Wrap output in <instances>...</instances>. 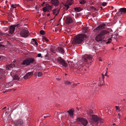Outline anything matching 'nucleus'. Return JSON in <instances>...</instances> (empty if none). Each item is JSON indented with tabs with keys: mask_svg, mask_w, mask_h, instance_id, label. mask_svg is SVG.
I'll return each instance as SVG.
<instances>
[{
	"mask_svg": "<svg viewBox=\"0 0 126 126\" xmlns=\"http://www.w3.org/2000/svg\"><path fill=\"white\" fill-rule=\"evenodd\" d=\"M45 31L43 30H41L40 31V34L41 35H44L45 34Z\"/></svg>",
	"mask_w": 126,
	"mask_h": 126,
	"instance_id": "nucleus-26",
	"label": "nucleus"
},
{
	"mask_svg": "<svg viewBox=\"0 0 126 126\" xmlns=\"http://www.w3.org/2000/svg\"><path fill=\"white\" fill-rule=\"evenodd\" d=\"M38 77L41 76L42 75V73L40 72H37L36 73Z\"/></svg>",
	"mask_w": 126,
	"mask_h": 126,
	"instance_id": "nucleus-23",
	"label": "nucleus"
},
{
	"mask_svg": "<svg viewBox=\"0 0 126 126\" xmlns=\"http://www.w3.org/2000/svg\"><path fill=\"white\" fill-rule=\"evenodd\" d=\"M7 85H8V87H10L13 85V84L11 82H9L8 83Z\"/></svg>",
	"mask_w": 126,
	"mask_h": 126,
	"instance_id": "nucleus-34",
	"label": "nucleus"
},
{
	"mask_svg": "<svg viewBox=\"0 0 126 126\" xmlns=\"http://www.w3.org/2000/svg\"><path fill=\"white\" fill-rule=\"evenodd\" d=\"M29 32L27 28H23L20 31V34L21 36L27 37L29 36Z\"/></svg>",
	"mask_w": 126,
	"mask_h": 126,
	"instance_id": "nucleus-5",
	"label": "nucleus"
},
{
	"mask_svg": "<svg viewBox=\"0 0 126 126\" xmlns=\"http://www.w3.org/2000/svg\"><path fill=\"white\" fill-rule=\"evenodd\" d=\"M49 9H47V12H49Z\"/></svg>",
	"mask_w": 126,
	"mask_h": 126,
	"instance_id": "nucleus-61",
	"label": "nucleus"
},
{
	"mask_svg": "<svg viewBox=\"0 0 126 126\" xmlns=\"http://www.w3.org/2000/svg\"><path fill=\"white\" fill-rule=\"evenodd\" d=\"M99 31H100V30L99 29V28L98 27L94 29V32H98Z\"/></svg>",
	"mask_w": 126,
	"mask_h": 126,
	"instance_id": "nucleus-28",
	"label": "nucleus"
},
{
	"mask_svg": "<svg viewBox=\"0 0 126 126\" xmlns=\"http://www.w3.org/2000/svg\"><path fill=\"white\" fill-rule=\"evenodd\" d=\"M99 61H100V62H101L102 61V60L101 59H99Z\"/></svg>",
	"mask_w": 126,
	"mask_h": 126,
	"instance_id": "nucleus-54",
	"label": "nucleus"
},
{
	"mask_svg": "<svg viewBox=\"0 0 126 126\" xmlns=\"http://www.w3.org/2000/svg\"><path fill=\"white\" fill-rule=\"evenodd\" d=\"M49 6L48 4H46V6L45 7H46L47 10L48 9Z\"/></svg>",
	"mask_w": 126,
	"mask_h": 126,
	"instance_id": "nucleus-32",
	"label": "nucleus"
},
{
	"mask_svg": "<svg viewBox=\"0 0 126 126\" xmlns=\"http://www.w3.org/2000/svg\"><path fill=\"white\" fill-rule=\"evenodd\" d=\"M33 72H29L27 73L23 77L24 79H26L28 78L31 77L33 75Z\"/></svg>",
	"mask_w": 126,
	"mask_h": 126,
	"instance_id": "nucleus-10",
	"label": "nucleus"
},
{
	"mask_svg": "<svg viewBox=\"0 0 126 126\" xmlns=\"http://www.w3.org/2000/svg\"><path fill=\"white\" fill-rule=\"evenodd\" d=\"M45 3V2H43L41 4L42 6H44V5Z\"/></svg>",
	"mask_w": 126,
	"mask_h": 126,
	"instance_id": "nucleus-47",
	"label": "nucleus"
},
{
	"mask_svg": "<svg viewBox=\"0 0 126 126\" xmlns=\"http://www.w3.org/2000/svg\"><path fill=\"white\" fill-rule=\"evenodd\" d=\"M86 35L83 34H80L75 37L72 42V44H79L81 43L86 38Z\"/></svg>",
	"mask_w": 126,
	"mask_h": 126,
	"instance_id": "nucleus-1",
	"label": "nucleus"
},
{
	"mask_svg": "<svg viewBox=\"0 0 126 126\" xmlns=\"http://www.w3.org/2000/svg\"><path fill=\"white\" fill-rule=\"evenodd\" d=\"M13 76V78L14 79L16 80H18L20 78L17 75H14Z\"/></svg>",
	"mask_w": 126,
	"mask_h": 126,
	"instance_id": "nucleus-22",
	"label": "nucleus"
},
{
	"mask_svg": "<svg viewBox=\"0 0 126 126\" xmlns=\"http://www.w3.org/2000/svg\"><path fill=\"white\" fill-rule=\"evenodd\" d=\"M32 40L33 41H34V42H35V41H36V40H35V39H34V38H33L32 39Z\"/></svg>",
	"mask_w": 126,
	"mask_h": 126,
	"instance_id": "nucleus-51",
	"label": "nucleus"
},
{
	"mask_svg": "<svg viewBox=\"0 0 126 126\" xmlns=\"http://www.w3.org/2000/svg\"><path fill=\"white\" fill-rule=\"evenodd\" d=\"M74 10L77 12H79L81 11L82 9L80 7H76L74 8Z\"/></svg>",
	"mask_w": 126,
	"mask_h": 126,
	"instance_id": "nucleus-21",
	"label": "nucleus"
},
{
	"mask_svg": "<svg viewBox=\"0 0 126 126\" xmlns=\"http://www.w3.org/2000/svg\"><path fill=\"white\" fill-rule=\"evenodd\" d=\"M56 79L58 80H61V79L60 78H56Z\"/></svg>",
	"mask_w": 126,
	"mask_h": 126,
	"instance_id": "nucleus-48",
	"label": "nucleus"
},
{
	"mask_svg": "<svg viewBox=\"0 0 126 126\" xmlns=\"http://www.w3.org/2000/svg\"><path fill=\"white\" fill-rule=\"evenodd\" d=\"M1 60V57L0 56V61Z\"/></svg>",
	"mask_w": 126,
	"mask_h": 126,
	"instance_id": "nucleus-64",
	"label": "nucleus"
},
{
	"mask_svg": "<svg viewBox=\"0 0 126 126\" xmlns=\"http://www.w3.org/2000/svg\"><path fill=\"white\" fill-rule=\"evenodd\" d=\"M119 13H120L121 14V13H123L124 14L126 13V8H121L119 9Z\"/></svg>",
	"mask_w": 126,
	"mask_h": 126,
	"instance_id": "nucleus-16",
	"label": "nucleus"
},
{
	"mask_svg": "<svg viewBox=\"0 0 126 126\" xmlns=\"http://www.w3.org/2000/svg\"><path fill=\"white\" fill-rule=\"evenodd\" d=\"M13 123L15 126H21L23 124V121L22 120L19 119L14 121Z\"/></svg>",
	"mask_w": 126,
	"mask_h": 126,
	"instance_id": "nucleus-9",
	"label": "nucleus"
},
{
	"mask_svg": "<svg viewBox=\"0 0 126 126\" xmlns=\"http://www.w3.org/2000/svg\"><path fill=\"white\" fill-rule=\"evenodd\" d=\"M34 43L37 46L38 45V43L36 41H35V42H34Z\"/></svg>",
	"mask_w": 126,
	"mask_h": 126,
	"instance_id": "nucleus-45",
	"label": "nucleus"
},
{
	"mask_svg": "<svg viewBox=\"0 0 126 126\" xmlns=\"http://www.w3.org/2000/svg\"><path fill=\"white\" fill-rule=\"evenodd\" d=\"M59 105L58 104H56V106H59Z\"/></svg>",
	"mask_w": 126,
	"mask_h": 126,
	"instance_id": "nucleus-59",
	"label": "nucleus"
},
{
	"mask_svg": "<svg viewBox=\"0 0 126 126\" xmlns=\"http://www.w3.org/2000/svg\"><path fill=\"white\" fill-rule=\"evenodd\" d=\"M99 31H100V30L99 29V28L98 27L94 29V32H98Z\"/></svg>",
	"mask_w": 126,
	"mask_h": 126,
	"instance_id": "nucleus-27",
	"label": "nucleus"
},
{
	"mask_svg": "<svg viewBox=\"0 0 126 126\" xmlns=\"http://www.w3.org/2000/svg\"><path fill=\"white\" fill-rule=\"evenodd\" d=\"M43 41H44L43 40H45L47 42L48 41V39L46 37H43Z\"/></svg>",
	"mask_w": 126,
	"mask_h": 126,
	"instance_id": "nucleus-33",
	"label": "nucleus"
},
{
	"mask_svg": "<svg viewBox=\"0 0 126 126\" xmlns=\"http://www.w3.org/2000/svg\"><path fill=\"white\" fill-rule=\"evenodd\" d=\"M77 120L78 122H80L83 126H89L87 120L84 118H77Z\"/></svg>",
	"mask_w": 126,
	"mask_h": 126,
	"instance_id": "nucleus-4",
	"label": "nucleus"
},
{
	"mask_svg": "<svg viewBox=\"0 0 126 126\" xmlns=\"http://www.w3.org/2000/svg\"><path fill=\"white\" fill-rule=\"evenodd\" d=\"M51 3L54 6H57L59 4V2L58 0H51Z\"/></svg>",
	"mask_w": 126,
	"mask_h": 126,
	"instance_id": "nucleus-12",
	"label": "nucleus"
},
{
	"mask_svg": "<svg viewBox=\"0 0 126 126\" xmlns=\"http://www.w3.org/2000/svg\"><path fill=\"white\" fill-rule=\"evenodd\" d=\"M37 56L39 57H40L41 56V55L40 53L38 54L37 55Z\"/></svg>",
	"mask_w": 126,
	"mask_h": 126,
	"instance_id": "nucleus-39",
	"label": "nucleus"
},
{
	"mask_svg": "<svg viewBox=\"0 0 126 126\" xmlns=\"http://www.w3.org/2000/svg\"><path fill=\"white\" fill-rule=\"evenodd\" d=\"M69 6L68 5H66L64 9L65 10H67L69 8Z\"/></svg>",
	"mask_w": 126,
	"mask_h": 126,
	"instance_id": "nucleus-29",
	"label": "nucleus"
},
{
	"mask_svg": "<svg viewBox=\"0 0 126 126\" xmlns=\"http://www.w3.org/2000/svg\"><path fill=\"white\" fill-rule=\"evenodd\" d=\"M92 123L97 125L99 123L103 122V119L97 115H93L92 116Z\"/></svg>",
	"mask_w": 126,
	"mask_h": 126,
	"instance_id": "nucleus-2",
	"label": "nucleus"
},
{
	"mask_svg": "<svg viewBox=\"0 0 126 126\" xmlns=\"http://www.w3.org/2000/svg\"><path fill=\"white\" fill-rule=\"evenodd\" d=\"M74 111L72 109H70L67 111L69 116L71 117H73L74 115Z\"/></svg>",
	"mask_w": 126,
	"mask_h": 126,
	"instance_id": "nucleus-18",
	"label": "nucleus"
},
{
	"mask_svg": "<svg viewBox=\"0 0 126 126\" xmlns=\"http://www.w3.org/2000/svg\"><path fill=\"white\" fill-rule=\"evenodd\" d=\"M50 16V14L49 13V14H47V16Z\"/></svg>",
	"mask_w": 126,
	"mask_h": 126,
	"instance_id": "nucleus-58",
	"label": "nucleus"
},
{
	"mask_svg": "<svg viewBox=\"0 0 126 126\" xmlns=\"http://www.w3.org/2000/svg\"><path fill=\"white\" fill-rule=\"evenodd\" d=\"M112 38V37H111L110 38H109V39H108V40H109V41H111L112 40L111 38Z\"/></svg>",
	"mask_w": 126,
	"mask_h": 126,
	"instance_id": "nucleus-46",
	"label": "nucleus"
},
{
	"mask_svg": "<svg viewBox=\"0 0 126 126\" xmlns=\"http://www.w3.org/2000/svg\"><path fill=\"white\" fill-rule=\"evenodd\" d=\"M73 85L74 86H76L77 85V84L76 85V84H73Z\"/></svg>",
	"mask_w": 126,
	"mask_h": 126,
	"instance_id": "nucleus-63",
	"label": "nucleus"
},
{
	"mask_svg": "<svg viewBox=\"0 0 126 126\" xmlns=\"http://www.w3.org/2000/svg\"><path fill=\"white\" fill-rule=\"evenodd\" d=\"M110 41H109V40H108V41L106 42V44H108V43H110Z\"/></svg>",
	"mask_w": 126,
	"mask_h": 126,
	"instance_id": "nucleus-42",
	"label": "nucleus"
},
{
	"mask_svg": "<svg viewBox=\"0 0 126 126\" xmlns=\"http://www.w3.org/2000/svg\"><path fill=\"white\" fill-rule=\"evenodd\" d=\"M14 72H13V71H12V72H10V74H11V76H12V74Z\"/></svg>",
	"mask_w": 126,
	"mask_h": 126,
	"instance_id": "nucleus-49",
	"label": "nucleus"
},
{
	"mask_svg": "<svg viewBox=\"0 0 126 126\" xmlns=\"http://www.w3.org/2000/svg\"><path fill=\"white\" fill-rule=\"evenodd\" d=\"M11 16L13 18H15L14 16V15L12 13L11 14Z\"/></svg>",
	"mask_w": 126,
	"mask_h": 126,
	"instance_id": "nucleus-43",
	"label": "nucleus"
},
{
	"mask_svg": "<svg viewBox=\"0 0 126 126\" xmlns=\"http://www.w3.org/2000/svg\"><path fill=\"white\" fill-rule=\"evenodd\" d=\"M21 26V25L20 24H17L14 25L12 26H11L10 27V31L9 33H13L14 32L15 28H17L18 27H20Z\"/></svg>",
	"mask_w": 126,
	"mask_h": 126,
	"instance_id": "nucleus-8",
	"label": "nucleus"
},
{
	"mask_svg": "<svg viewBox=\"0 0 126 126\" xmlns=\"http://www.w3.org/2000/svg\"><path fill=\"white\" fill-rule=\"evenodd\" d=\"M18 5V4H12L11 5V6L13 8H16L17 6Z\"/></svg>",
	"mask_w": 126,
	"mask_h": 126,
	"instance_id": "nucleus-25",
	"label": "nucleus"
},
{
	"mask_svg": "<svg viewBox=\"0 0 126 126\" xmlns=\"http://www.w3.org/2000/svg\"><path fill=\"white\" fill-rule=\"evenodd\" d=\"M4 34V33H3L2 32L0 31V35H2Z\"/></svg>",
	"mask_w": 126,
	"mask_h": 126,
	"instance_id": "nucleus-41",
	"label": "nucleus"
},
{
	"mask_svg": "<svg viewBox=\"0 0 126 126\" xmlns=\"http://www.w3.org/2000/svg\"><path fill=\"white\" fill-rule=\"evenodd\" d=\"M43 10L44 12H46L47 11V9L46 7H44L43 8Z\"/></svg>",
	"mask_w": 126,
	"mask_h": 126,
	"instance_id": "nucleus-31",
	"label": "nucleus"
},
{
	"mask_svg": "<svg viewBox=\"0 0 126 126\" xmlns=\"http://www.w3.org/2000/svg\"><path fill=\"white\" fill-rule=\"evenodd\" d=\"M52 9V7L50 5L49 6V8L48 9L49 10H51Z\"/></svg>",
	"mask_w": 126,
	"mask_h": 126,
	"instance_id": "nucleus-40",
	"label": "nucleus"
},
{
	"mask_svg": "<svg viewBox=\"0 0 126 126\" xmlns=\"http://www.w3.org/2000/svg\"><path fill=\"white\" fill-rule=\"evenodd\" d=\"M13 65L12 64H10L6 66V70H11L12 68Z\"/></svg>",
	"mask_w": 126,
	"mask_h": 126,
	"instance_id": "nucleus-20",
	"label": "nucleus"
},
{
	"mask_svg": "<svg viewBox=\"0 0 126 126\" xmlns=\"http://www.w3.org/2000/svg\"><path fill=\"white\" fill-rule=\"evenodd\" d=\"M103 85V84H102L101 85V84H99V85H98V86H102V85Z\"/></svg>",
	"mask_w": 126,
	"mask_h": 126,
	"instance_id": "nucleus-57",
	"label": "nucleus"
},
{
	"mask_svg": "<svg viewBox=\"0 0 126 126\" xmlns=\"http://www.w3.org/2000/svg\"><path fill=\"white\" fill-rule=\"evenodd\" d=\"M102 79H103V82H104V75L103 74H102Z\"/></svg>",
	"mask_w": 126,
	"mask_h": 126,
	"instance_id": "nucleus-38",
	"label": "nucleus"
},
{
	"mask_svg": "<svg viewBox=\"0 0 126 126\" xmlns=\"http://www.w3.org/2000/svg\"><path fill=\"white\" fill-rule=\"evenodd\" d=\"M73 21V20L71 17H67L66 18L65 21L66 23L67 24H69L72 22Z\"/></svg>",
	"mask_w": 126,
	"mask_h": 126,
	"instance_id": "nucleus-14",
	"label": "nucleus"
},
{
	"mask_svg": "<svg viewBox=\"0 0 126 126\" xmlns=\"http://www.w3.org/2000/svg\"><path fill=\"white\" fill-rule=\"evenodd\" d=\"M57 9H55L53 10V14L54 15L55 14L56 12L57 11Z\"/></svg>",
	"mask_w": 126,
	"mask_h": 126,
	"instance_id": "nucleus-36",
	"label": "nucleus"
},
{
	"mask_svg": "<svg viewBox=\"0 0 126 126\" xmlns=\"http://www.w3.org/2000/svg\"><path fill=\"white\" fill-rule=\"evenodd\" d=\"M58 62L60 64L66 67L67 66V64L66 61L61 58V57H59L58 59Z\"/></svg>",
	"mask_w": 126,
	"mask_h": 126,
	"instance_id": "nucleus-7",
	"label": "nucleus"
},
{
	"mask_svg": "<svg viewBox=\"0 0 126 126\" xmlns=\"http://www.w3.org/2000/svg\"><path fill=\"white\" fill-rule=\"evenodd\" d=\"M90 110V113H92L93 112V111L92 110Z\"/></svg>",
	"mask_w": 126,
	"mask_h": 126,
	"instance_id": "nucleus-56",
	"label": "nucleus"
},
{
	"mask_svg": "<svg viewBox=\"0 0 126 126\" xmlns=\"http://www.w3.org/2000/svg\"><path fill=\"white\" fill-rule=\"evenodd\" d=\"M85 3V2H84L83 1H81L79 2L81 4H84Z\"/></svg>",
	"mask_w": 126,
	"mask_h": 126,
	"instance_id": "nucleus-37",
	"label": "nucleus"
},
{
	"mask_svg": "<svg viewBox=\"0 0 126 126\" xmlns=\"http://www.w3.org/2000/svg\"><path fill=\"white\" fill-rule=\"evenodd\" d=\"M80 0L82 1L85 2H86V1H85V0Z\"/></svg>",
	"mask_w": 126,
	"mask_h": 126,
	"instance_id": "nucleus-52",
	"label": "nucleus"
},
{
	"mask_svg": "<svg viewBox=\"0 0 126 126\" xmlns=\"http://www.w3.org/2000/svg\"><path fill=\"white\" fill-rule=\"evenodd\" d=\"M92 56V55H85L84 56V61L86 63H91L93 60Z\"/></svg>",
	"mask_w": 126,
	"mask_h": 126,
	"instance_id": "nucleus-6",
	"label": "nucleus"
},
{
	"mask_svg": "<svg viewBox=\"0 0 126 126\" xmlns=\"http://www.w3.org/2000/svg\"><path fill=\"white\" fill-rule=\"evenodd\" d=\"M109 33V32L106 30H103L101 31L100 34L104 38L105 35Z\"/></svg>",
	"mask_w": 126,
	"mask_h": 126,
	"instance_id": "nucleus-15",
	"label": "nucleus"
},
{
	"mask_svg": "<svg viewBox=\"0 0 126 126\" xmlns=\"http://www.w3.org/2000/svg\"><path fill=\"white\" fill-rule=\"evenodd\" d=\"M104 38L103 36L100 34L96 37L95 39L96 41L99 42L102 40Z\"/></svg>",
	"mask_w": 126,
	"mask_h": 126,
	"instance_id": "nucleus-11",
	"label": "nucleus"
},
{
	"mask_svg": "<svg viewBox=\"0 0 126 126\" xmlns=\"http://www.w3.org/2000/svg\"><path fill=\"white\" fill-rule=\"evenodd\" d=\"M100 10H102V9H103V8L101 7L100 8Z\"/></svg>",
	"mask_w": 126,
	"mask_h": 126,
	"instance_id": "nucleus-55",
	"label": "nucleus"
},
{
	"mask_svg": "<svg viewBox=\"0 0 126 126\" xmlns=\"http://www.w3.org/2000/svg\"><path fill=\"white\" fill-rule=\"evenodd\" d=\"M4 72H7V71H6L4 69H0V82H1L2 80L1 78Z\"/></svg>",
	"mask_w": 126,
	"mask_h": 126,
	"instance_id": "nucleus-13",
	"label": "nucleus"
},
{
	"mask_svg": "<svg viewBox=\"0 0 126 126\" xmlns=\"http://www.w3.org/2000/svg\"><path fill=\"white\" fill-rule=\"evenodd\" d=\"M115 107L117 110L119 112L121 111V110L120 109V108L118 106H115Z\"/></svg>",
	"mask_w": 126,
	"mask_h": 126,
	"instance_id": "nucleus-30",
	"label": "nucleus"
},
{
	"mask_svg": "<svg viewBox=\"0 0 126 126\" xmlns=\"http://www.w3.org/2000/svg\"><path fill=\"white\" fill-rule=\"evenodd\" d=\"M59 11H57V13L56 14H55V16H57V15H58V14H59Z\"/></svg>",
	"mask_w": 126,
	"mask_h": 126,
	"instance_id": "nucleus-50",
	"label": "nucleus"
},
{
	"mask_svg": "<svg viewBox=\"0 0 126 126\" xmlns=\"http://www.w3.org/2000/svg\"><path fill=\"white\" fill-rule=\"evenodd\" d=\"M6 107H4L3 108V109H6Z\"/></svg>",
	"mask_w": 126,
	"mask_h": 126,
	"instance_id": "nucleus-60",
	"label": "nucleus"
},
{
	"mask_svg": "<svg viewBox=\"0 0 126 126\" xmlns=\"http://www.w3.org/2000/svg\"><path fill=\"white\" fill-rule=\"evenodd\" d=\"M35 61L34 59L32 58H27L23 61L22 63H21L22 66H26L32 64Z\"/></svg>",
	"mask_w": 126,
	"mask_h": 126,
	"instance_id": "nucleus-3",
	"label": "nucleus"
},
{
	"mask_svg": "<svg viewBox=\"0 0 126 126\" xmlns=\"http://www.w3.org/2000/svg\"><path fill=\"white\" fill-rule=\"evenodd\" d=\"M76 109H77V110H79V109L78 108V107H77V108H76Z\"/></svg>",
	"mask_w": 126,
	"mask_h": 126,
	"instance_id": "nucleus-62",
	"label": "nucleus"
},
{
	"mask_svg": "<svg viewBox=\"0 0 126 126\" xmlns=\"http://www.w3.org/2000/svg\"><path fill=\"white\" fill-rule=\"evenodd\" d=\"M104 75L105 76H107V77H109V76L108 75H107V71L106 72V73L105 74V75Z\"/></svg>",
	"mask_w": 126,
	"mask_h": 126,
	"instance_id": "nucleus-44",
	"label": "nucleus"
},
{
	"mask_svg": "<svg viewBox=\"0 0 126 126\" xmlns=\"http://www.w3.org/2000/svg\"><path fill=\"white\" fill-rule=\"evenodd\" d=\"M105 24H102L99 25L98 26V27L99 28V30H100L104 29L105 28Z\"/></svg>",
	"mask_w": 126,
	"mask_h": 126,
	"instance_id": "nucleus-19",
	"label": "nucleus"
},
{
	"mask_svg": "<svg viewBox=\"0 0 126 126\" xmlns=\"http://www.w3.org/2000/svg\"><path fill=\"white\" fill-rule=\"evenodd\" d=\"M107 4V3L105 2H103L102 4V5L103 6H106V5Z\"/></svg>",
	"mask_w": 126,
	"mask_h": 126,
	"instance_id": "nucleus-35",
	"label": "nucleus"
},
{
	"mask_svg": "<svg viewBox=\"0 0 126 126\" xmlns=\"http://www.w3.org/2000/svg\"><path fill=\"white\" fill-rule=\"evenodd\" d=\"M57 51L63 54L64 53L63 49L60 47H57Z\"/></svg>",
	"mask_w": 126,
	"mask_h": 126,
	"instance_id": "nucleus-17",
	"label": "nucleus"
},
{
	"mask_svg": "<svg viewBox=\"0 0 126 126\" xmlns=\"http://www.w3.org/2000/svg\"><path fill=\"white\" fill-rule=\"evenodd\" d=\"M48 116H47V115L45 116H44V118H47Z\"/></svg>",
	"mask_w": 126,
	"mask_h": 126,
	"instance_id": "nucleus-53",
	"label": "nucleus"
},
{
	"mask_svg": "<svg viewBox=\"0 0 126 126\" xmlns=\"http://www.w3.org/2000/svg\"><path fill=\"white\" fill-rule=\"evenodd\" d=\"M64 83L66 85H69L71 84V82L68 80L65 81Z\"/></svg>",
	"mask_w": 126,
	"mask_h": 126,
	"instance_id": "nucleus-24",
	"label": "nucleus"
}]
</instances>
